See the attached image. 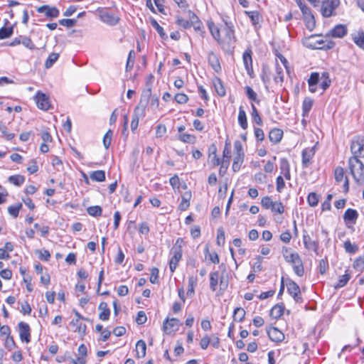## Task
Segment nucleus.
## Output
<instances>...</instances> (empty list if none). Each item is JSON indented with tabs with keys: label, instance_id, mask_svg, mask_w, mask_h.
<instances>
[{
	"label": "nucleus",
	"instance_id": "f257e3e1",
	"mask_svg": "<svg viewBox=\"0 0 364 364\" xmlns=\"http://www.w3.org/2000/svg\"><path fill=\"white\" fill-rule=\"evenodd\" d=\"M350 173L356 183L364 181V164L356 157H350L348 160Z\"/></svg>",
	"mask_w": 364,
	"mask_h": 364
},
{
	"label": "nucleus",
	"instance_id": "f03ea898",
	"mask_svg": "<svg viewBox=\"0 0 364 364\" xmlns=\"http://www.w3.org/2000/svg\"><path fill=\"white\" fill-rule=\"evenodd\" d=\"M339 0H324L321 6V14L325 18L335 15V9L339 6Z\"/></svg>",
	"mask_w": 364,
	"mask_h": 364
},
{
	"label": "nucleus",
	"instance_id": "7ed1b4c3",
	"mask_svg": "<svg viewBox=\"0 0 364 364\" xmlns=\"http://www.w3.org/2000/svg\"><path fill=\"white\" fill-rule=\"evenodd\" d=\"M99 13L100 20L110 26H114L118 23L119 18L112 13L107 12L104 8L100 7L97 9Z\"/></svg>",
	"mask_w": 364,
	"mask_h": 364
},
{
	"label": "nucleus",
	"instance_id": "20e7f679",
	"mask_svg": "<svg viewBox=\"0 0 364 364\" xmlns=\"http://www.w3.org/2000/svg\"><path fill=\"white\" fill-rule=\"evenodd\" d=\"M350 150L353 154V157H364V139L360 137L355 138L351 144Z\"/></svg>",
	"mask_w": 364,
	"mask_h": 364
},
{
	"label": "nucleus",
	"instance_id": "39448f33",
	"mask_svg": "<svg viewBox=\"0 0 364 364\" xmlns=\"http://www.w3.org/2000/svg\"><path fill=\"white\" fill-rule=\"evenodd\" d=\"M225 28L223 30L225 36L222 39V44L226 43L228 45H231L236 41L234 26L231 22L225 21Z\"/></svg>",
	"mask_w": 364,
	"mask_h": 364
},
{
	"label": "nucleus",
	"instance_id": "423d86ee",
	"mask_svg": "<svg viewBox=\"0 0 364 364\" xmlns=\"http://www.w3.org/2000/svg\"><path fill=\"white\" fill-rule=\"evenodd\" d=\"M37 107L43 110H48L50 107L49 97L44 93L38 91L34 97Z\"/></svg>",
	"mask_w": 364,
	"mask_h": 364
},
{
	"label": "nucleus",
	"instance_id": "0eeeda50",
	"mask_svg": "<svg viewBox=\"0 0 364 364\" xmlns=\"http://www.w3.org/2000/svg\"><path fill=\"white\" fill-rule=\"evenodd\" d=\"M287 287L288 293L292 296L294 301L297 303L302 302V299L300 295V288L299 285L295 282L289 281L287 284Z\"/></svg>",
	"mask_w": 364,
	"mask_h": 364
},
{
	"label": "nucleus",
	"instance_id": "6e6552de",
	"mask_svg": "<svg viewBox=\"0 0 364 364\" xmlns=\"http://www.w3.org/2000/svg\"><path fill=\"white\" fill-rule=\"evenodd\" d=\"M18 331L22 342L28 343L31 341V328L28 323L21 321L18 323Z\"/></svg>",
	"mask_w": 364,
	"mask_h": 364
},
{
	"label": "nucleus",
	"instance_id": "1a4fd4ad",
	"mask_svg": "<svg viewBox=\"0 0 364 364\" xmlns=\"http://www.w3.org/2000/svg\"><path fill=\"white\" fill-rule=\"evenodd\" d=\"M38 13L44 14L46 17L50 18H57L59 16L60 11L55 6H50L48 5H43L37 9Z\"/></svg>",
	"mask_w": 364,
	"mask_h": 364
},
{
	"label": "nucleus",
	"instance_id": "9d476101",
	"mask_svg": "<svg viewBox=\"0 0 364 364\" xmlns=\"http://www.w3.org/2000/svg\"><path fill=\"white\" fill-rule=\"evenodd\" d=\"M179 326V320L176 318H167L163 323V328L166 333L171 334L176 331Z\"/></svg>",
	"mask_w": 364,
	"mask_h": 364
},
{
	"label": "nucleus",
	"instance_id": "9b49d317",
	"mask_svg": "<svg viewBox=\"0 0 364 364\" xmlns=\"http://www.w3.org/2000/svg\"><path fill=\"white\" fill-rule=\"evenodd\" d=\"M267 332L269 339L274 342H282L284 339V334L276 327H268Z\"/></svg>",
	"mask_w": 364,
	"mask_h": 364
},
{
	"label": "nucleus",
	"instance_id": "f8f14e48",
	"mask_svg": "<svg viewBox=\"0 0 364 364\" xmlns=\"http://www.w3.org/2000/svg\"><path fill=\"white\" fill-rule=\"evenodd\" d=\"M144 107L145 105H143L141 108H140L139 106H137L134 109L131 122V129L132 132H134L137 129L139 125V117L144 116Z\"/></svg>",
	"mask_w": 364,
	"mask_h": 364
},
{
	"label": "nucleus",
	"instance_id": "ddd939ff",
	"mask_svg": "<svg viewBox=\"0 0 364 364\" xmlns=\"http://www.w3.org/2000/svg\"><path fill=\"white\" fill-rule=\"evenodd\" d=\"M347 31L348 30L346 26L343 24H338L330 30L329 32L326 34V36L341 38L346 35Z\"/></svg>",
	"mask_w": 364,
	"mask_h": 364
},
{
	"label": "nucleus",
	"instance_id": "4468645a",
	"mask_svg": "<svg viewBox=\"0 0 364 364\" xmlns=\"http://www.w3.org/2000/svg\"><path fill=\"white\" fill-rule=\"evenodd\" d=\"M303 243L306 249L308 250H313L316 253H318V243L311 240L306 230H304L303 232Z\"/></svg>",
	"mask_w": 364,
	"mask_h": 364
},
{
	"label": "nucleus",
	"instance_id": "2eb2a0df",
	"mask_svg": "<svg viewBox=\"0 0 364 364\" xmlns=\"http://www.w3.org/2000/svg\"><path fill=\"white\" fill-rule=\"evenodd\" d=\"M315 154L314 148H306L302 151V166L307 168L311 164V159Z\"/></svg>",
	"mask_w": 364,
	"mask_h": 364
},
{
	"label": "nucleus",
	"instance_id": "dca6fc26",
	"mask_svg": "<svg viewBox=\"0 0 364 364\" xmlns=\"http://www.w3.org/2000/svg\"><path fill=\"white\" fill-rule=\"evenodd\" d=\"M282 252H283V256H284L286 262H289L291 264L294 263H296L297 262V260L299 261L301 259L300 256L299 255L298 253L291 252L287 247L283 248Z\"/></svg>",
	"mask_w": 364,
	"mask_h": 364
},
{
	"label": "nucleus",
	"instance_id": "f3484780",
	"mask_svg": "<svg viewBox=\"0 0 364 364\" xmlns=\"http://www.w3.org/2000/svg\"><path fill=\"white\" fill-rule=\"evenodd\" d=\"M245 14L248 16L252 23L256 26L262 21V16L257 11H245Z\"/></svg>",
	"mask_w": 364,
	"mask_h": 364
},
{
	"label": "nucleus",
	"instance_id": "a211bd4d",
	"mask_svg": "<svg viewBox=\"0 0 364 364\" xmlns=\"http://www.w3.org/2000/svg\"><path fill=\"white\" fill-rule=\"evenodd\" d=\"M207 24H208V29H209L212 36L213 37V38L218 43L222 44V38H220L219 28L211 21H208Z\"/></svg>",
	"mask_w": 364,
	"mask_h": 364
},
{
	"label": "nucleus",
	"instance_id": "6ab92c4d",
	"mask_svg": "<svg viewBox=\"0 0 364 364\" xmlns=\"http://www.w3.org/2000/svg\"><path fill=\"white\" fill-rule=\"evenodd\" d=\"M251 53L252 52L250 50H247L244 52L242 55L243 63L249 75H250V72L252 71V59Z\"/></svg>",
	"mask_w": 364,
	"mask_h": 364
},
{
	"label": "nucleus",
	"instance_id": "aec40b11",
	"mask_svg": "<svg viewBox=\"0 0 364 364\" xmlns=\"http://www.w3.org/2000/svg\"><path fill=\"white\" fill-rule=\"evenodd\" d=\"M358 217L357 210L351 208L347 209L343 215V219L346 223L350 222L352 224H355Z\"/></svg>",
	"mask_w": 364,
	"mask_h": 364
},
{
	"label": "nucleus",
	"instance_id": "412c9836",
	"mask_svg": "<svg viewBox=\"0 0 364 364\" xmlns=\"http://www.w3.org/2000/svg\"><path fill=\"white\" fill-rule=\"evenodd\" d=\"M98 309L101 311L99 314V318L102 321L108 320L110 315V310L107 306V304L104 301L101 302L99 304Z\"/></svg>",
	"mask_w": 364,
	"mask_h": 364
},
{
	"label": "nucleus",
	"instance_id": "4be33fe9",
	"mask_svg": "<svg viewBox=\"0 0 364 364\" xmlns=\"http://www.w3.org/2000/svg\"><path fill=\"white\" fill-rule=\"evenodd\" d=\"M208 62L212 68L216 72L219 73L221 70V66L217 55L214 53H210L208 57Z\"/></svg>",
	"mask_w": 364,
	"mask_h": 364
},
{
	"label": "nucleus",
	"instance_id": "5701e85b",
	"mask_svg": "<svg viewBox=\"0 0 364 364\" xmlns=\"http://www.w3.org/2000/svg\"><path fill=\"white\" fill-rule=\"evenodd\" d=\"M283 136V131L280 129H273L269 133V140L274 143H279Z\"/></svg>",
	"mask_w": 364,
	"mask_h": 364
},
{
	"label": "nucleus",
	"instance_id": "b1692460",
	"mask_svg": "<svg viewBox=\"0 0 364 364\" xmlns=\"http://www.w3.org/2000/svg\"><path fill=\"white\" fill-rule=\"evenodd\" d=\"M280 171L281 173L284 175L286 179L290 180L291 174H290V168L289 164L286 159H281L280 160Z\"/></svg>",
	"mask_w": 364,
	"mask_h": 364
},
{
	"label": "nucleus",
	"instance_id": "393cba45",
	"mask_svg": "<svg viewBox=\"0 0 364 364\" xmlns=\"http://www.w3.org/2000/svg\"><path fill=\"white\" fill-rule=\"evenodd\" d=\"M146 345L143 340H139L136 343V353L139 358H144L146 355Z\"/></svg>",
	"mask_w": 364,
	"mask_h": 364
},
{
	"label": "nucleus",
	"instance_id": "a878e982",
	"mask_svg": "<svg viewBox=\"0 0 364 364\" xmlns=\"http://www.w3.org/2000/svg\"><path fill=\"white\" fill-rule=\"evenodd\" d=\"M71 326L73 328L75 332H77L80 334H84L86 331V326L80 322L79 318L73 319L70 322Z\"/></svg>",
	"mask_w": 364,
	"mask_h": 364
},
{
	"label": "nucleus",
	"instance_id": "bb28decb",
	"mask_svg": "<svg viewBox=\"0 0 364 364\" xmlns=\"http://www.w3.org/2000/svg\"><path fill=\"white\" fill-rule=\"evenodd\" d=\"M320 87L324 91L328 89L331 83V80L329 77V73L327 72H323L320 78Z\"/></svg>",
	"mask_w": 364,
	"mask_h": 364
},
{
	"label": "nucleus",
	"instance_id": "cd10ccee",
	"mask_svg": "<svg viewBox=\"0 0 364 364\" xmlns=\"http://www.w3.org/2000/svg\"><path fill=\"white\" fill-rule=\"evenodd\" d=\"M173 255L169 262V268L172 273L176 270L178 263L182 257V253H179L178 252H173Z\"/></svg>",
	"mask_w": 364,
	"mask_h": 364
},
{
	"label": "nucleus",
	"instance_id": "c85d7f7f",
	"mask_svg": "<svg viewBox=\"0 0 364 364\" xmlns=\"http://www.w3.org/2000/svg\"><path fill=\"white\" fill-rule=\"evenodd\" d=\"M284 310L283 305L277 304L272 308L269 315L272 318L278 319L283 315Z\"/></svg>",
	"mask_w": 364,
	"mask_h": 364
},
{
	"label": "nucleus",
	"instance_id": "c756f323",
	"mask_svg": "<svg viewBox=\"0 0 364 364\" xmlns=\"http://www.w3.org/2000/svg\"><path fill=\"white\" fill-rule=\"evenodd\" d=\"M191 198V194L189 192H186L182 196L181 202L178 205V209L181 211L186 210L190 205V199Z\"/></svg>",
	"mask_w": 364,
	"mask_h": 364
},
{
	"label": "nucleus",
	"instance_id": "7c9ffc66",
	"mask_svg": "<svg viewBox=\"0 0 364 364\" xmlns=\"http://www.w3.org/2000/svg\"><path fill=\"white\" fill-rule=\"evenodd\" d=\"M213 85L215 89L216 92L219 96L223 97L225 95L226 92L225 89L223 85L221 80L218 77H215L213 80Z\"/></svg>",
	"mask_w": 364,
	"mask_h": 364
},
{
	"label": "nucleus",
	"instance_id": "2f4dec72",
	"mask_svg": "<svg viewBox=\"0 0 364 364\" xmlns=\"http://www.w3.org/2000/svg\"><path fill=\"white\" fill-rule=\"evenodd\" d=\"M238 123L243 129H246L247 128L248 124L247 121V116L242 107H240L239 108Z\"/></svg>",
	"mask_w": 364,
	"mask_h": 364
},
{
	"label": "nucleus",
	"instance_id": "473e14b6",
	"mask_svg": "<svg viewBox=\"0 0 364 364\" xmlns=\"http://www.w3.org/2000/svg\"><path fill=\"white\" fill-rule=\"evenodd\" d=\"M244 161V154H235L233 159L232 168L234 172H237Z\"/></svg>",
	"mask_w": 364,
	"mask_h": 364
},
{
	"label": "nucleus",
	"instance_id": "72a5a7b5",
	"mask_svg": "<svg viewBox=\"0 0 364 364\" xmlns=\"http://www.w3.org/2000/svg\"><path fill=\"white\" fill-rule=\"evenodd\" d=\"M197 277L191 276L188 277V287L187 290V295L190 296H193L195 294L194 288L197 284Z\"/></svg>",
	"mask_w": 364,
	"mask_h": 364
},
{
	"label": "nucleus",
	"instance_id": "f704fd0d",
	"mask_svg": "<svg viewBox=\"0 0 364 364\" xmlns=\"http://www.w3.org/2000/svg\"><path fill=\"white\" fill-rule=\"evenodd\" d=\"M219 279V272L218 271L211 272L210 274V288L213 291L216 290Z\"/></svg>",
	"mask_w": 364,
	"mask_h": 364
},
{
	"label": "nucleus",
	"instance_id": "c9c22d12",
	"mask_svg": "<svg viewBox=\"0 0 364 364\" xmlns=\"http://www.w3.org/2000/svg\"><path fill=\"white\" fill-rule=\"evenodd\" d=\"M245 314V311L242 308L237 307L234 310L233 319L235 321L241 322L244 320Z\"/></svg>",
	"mask_w": 364,
	"mask_h": 364
},
{
	"label": "nucleus",
	"instance_id": "e433bc0d",
	"mask_svg": "<svg viewBox=\"0 0 364 364\" xmlns=\"http://www.w3.org/2000/svg\"><path fill=\"white\" fill-rule=\"evenodd\" d=\"M90 176L92 181L102 182L105 180V172L102 170L95 171L91 173Z\"/></svg>",
	"mask_w": 364,
	"mask_h": 364
},
{
	"label": "nucleus",
	"instance_id": "4c0bfd02",
	"mask_svg": "<svg viewBox=\"0 0 364 364\" xmlns=\"http://www.w3.org/2000/svg\"><path fill=\"white\" fill-rule=\"evenodd\" d=\"M291 265H292L294 273L298 277H302L304 275V265H303L301 259L299 261L297 260V262L296 263H294Z\"/></svg>",
	"mask_w": 364,
	"mask_h": 364
},
{
	"label": "nucleus",
	"instance_id": "58836bf2",
	"mask_svg": "<svg viewBox=\"0 0 364 364\" xmlns=\"http://www.w3.org/2000/svg\"><path fill=\"white\" fill-rule=\"evenodd\" d=\"M350 278V274H347V273L339 277L338 282L334 285V288L336 289H337L343 287L344 286H346Z\"/></svg>",
	"mask_w": 364,
	"mask_h": 364
},
{
	"label": "nucleus",
	"instance_id": "ea45409f",
	"mask_svg": "<svg viewBox=\"0 0 364 364\" xmlns=\"http://www.w3.org/2000/svg\"><path fill=\"white\" fill-rule=\"evenodd\" d=\"M9 181L15 186H20L25 181V177L21 175L11 176L8 178Z\"/></svg>",
	"mask_w": 364,
	"mask_h": 364
},
{
	"label": "nucleus",
	"instance_id": "a19ab883",
	"mask_svg": "<svg viewBox=\"0 0 364 364\" xmlns=\"http://www.w3.org/2000/svg\"><path fill=\"white\" fill-rule=\"evenodd\" d=\"M284 72L283 68L277 65L276 67V74L274 77L275 82L282 84L284 81Z\"/></svg>",
	"mask_w": 364,
	"mask_h": 364
},
{
	"label": "nucleus",
	"instance_id": "79ce46f5",
	"mask_svg": "<svg viewBox=\"0 0 364 364\" xmlns=\"http://www.w3.org/2000/svg\"><path fill=\"white\" fill-rule=\"evenodd\" d=\"M178 139L184 143L188 144H194L196 141V137L194 135L189 134H179Z\"/></svg>",
	"mask_w": 364,
	"mask_h": 364
},
{
	"label": "nucleus",
	"instance_id": "37998d69",
	"mask_svg": "<svg viewBox=\"0 0 364 364\" xmlns=\"http://www.w3.org/2000/svg\"><path fill=\"white\" fill-rule=\"evenodd\" d=\"M251 107H252L251 116H252L253 122H255L258 125H262V120L261 117L259 114V112H258L256 107L254 105V104H252Z\"/></svg>",
	"mask_w": 364,
	"mask_h": 364
},
{
	"label": "nucleus",
	"instance_id": "c03bdc74",
	"mask_svg": "<svg viewBox=\"0 0 364 364\" xmlns=\"http://www.w3.org/2000/svg\"><path fill=\"white\" fill-rule=\"evenodd\" d=\"M59 58V54L56 53H52L49 55L48 58L46 60L45 67L50 68L57 61Z\"/></svg>",
	"mask_w": 364,
	"mask_h": 364
},
{
	"label": "nucleus",
	"instance_id": "a18cd8bd",
	"mask_svg": "<svg viewBox=\"0 0 364 364\" xmlns=\"http://www.w3.org/2000/svg\"><path fill=\"white\" fill-rule=\"evenodd\" d=\"M230 141L227 139L225 141V147L223 150V157L227 159V160H225V162H226V168H228V165L229 164V159L230 158Z\"/></svg>",
	"mask_w": 364,
	"mask_h": 364
},
{
	"label": "nucleus",
	"instance_id": "49530a36",
	"mask_svg": "<svg viewBox=\"0 0 364 364\" xmlns=\"http://www.w3.org/2000/svg\"><path fill=\"white\" fill-rule=\"evenodd\" d=\"M87 211L90 215L97 217L102 215V210L100 206L94 205L87 208Z\"/></svg>",
	"mask_w": 364,
	"mask_h": 364
},
{
	"label": "nucleus",
	"instance_id": "de8ad7c7",
	"mask_svg": "<svg viewBox=\"0 0 364 364\" xmlns=\"http://www.w3.org/2000/svg\"><path fill=\"white\" fill-rule=\"evenodd\" d=\"M307 202L311 207H315L318 203V196L316 193H310L307 196Z\"/></svg>",
	"mask_w": 364,
	"mask_h": 364
},
{
	"label": "nucleus",
	"instance_id": "09e8293b",
	"mask_svg": "<svg viewBox=\"0 0 364 364\" xmlns=\"http://www.w3.org/2000/svg\"><path fill=\"white\" fill-rule=\"evenodd\" d=\"M12 27H2L0 28V40L9 38L13 34Z\"/></svg>",
	"mask_w": 364,
	"mask_h": 364
},
{
	"label": "nucleus",
	"instance_id": "8fccbe9b",
	"mask_svg": "<svg viewBox=\"0 0 364 364\" xmlns=\"http://www.w3.org/2000/svg\"><path fill=\"white\" fill-rule=\"evenodd\" d=\"M313 105V100L310 98H306L303 101L302 109H303V114H307L311 110Z\"/></svg>",
	"mask_w": 364,
	"mask_h": 364
},
{
	"label": "nucleus",
	"instance_id": "3c124183",
	"mask_svg": "<svg viewBox=\"0 0 364 364\" xmlns=\"http://www.w3.org/2000/svg\"><path fill=\"white\" fill-rule=\"evenodd\" d=\"M21 207H22L21 203H18L14 205H11L8 208V212L14 218H17L18 215L19 210L21 208Z\"/></svg>",
	"mask_w": 364,
	"mask_h": 364
},
{
	"label": "nucleus",
	"instance_id": "603ef678",
	"mask_svg": "<svg viewBox=\"0 0 364 364\" xmlns=\"http://www.w3.org/2000/svg\"><path fill=\"white\" fill-rule=\"evenodd\" d=\"M21 43L30 50L36 49V46L31 39L27 36H21Z\"/></svg>",
	"mask_w": 364,
	"mask_h": 364
},
{
	"label": "nucleus",
	"instance_id": "864d4df0",
	"mask_svg": "<svg viewBox=\"0 0 364 364\" xmlns=\"http://www.w3.org/2000/svg\"><path fill=\"white\" fill-rule=\"evenodd\" d=\"M176 24L185 29L190 28L191 27V23L179 16H176Z\"/></svg>",
	"mask_w": 364,
	"mask_h": 364
},
{
	"label": "nucleus",
	"instance_id": "5fc2aeb1",
	"mask_svg": "<svg viewBox=\"0 0 364 364\" xmlns=\"http://www.w3.org/2000/svg\"><path fill=\"white\" fill-rule=\"evenodd\" d=\"M245 89V92H246V95L250 100L256 102H259L257 99V93L252 90V87H250V86H246Z\"/></svg>",
	"mask_w": 364,
	"mask_h": 364
},
{
	"label": "nucleus",
	"instance_id": "6e6d98bb",
	"mask_svg": "<svg viewBox=\"0 0 364 364\" xmlns=\"http://www.w3.org/2000/svg\"><path fill=\"white\" fill-rule=\"evenodd\" d=\"M135 53L133 50H130L128 55V59L126 65V70H130L134 63Z\"/></svg>",
	"mask_w": 364,
	"mask_h": 364
},
{
	"label": "nucleus",
	"instance_id": "4d7b16f0",
	"mask_svg": "<svg viewBox=\"0 0 364 364\" xmlns=\"http://www.w3.org/2000/svg\"><path fill=\"white\" fill-rule=\"evenodd\" d=\"M113 132L111 129H109L103 137V144L105 149H108L111 144L112 137Z\"/></svg>",
	"mask_w": 364,
	"mask_h": 364
},
{
	"label": "nucleus",
	"instance_id": "13d9d810",
	"mask_svg": "<svg viewBox=\"0 0 364 364\" xmlns=\"http://www.w3.org/2000/svg\"><path fill=\"white\" fill-rule=\"evenodd\" d=\"M320 78L318 73H312L308 80L309 86L316 85L320 82Z\"/></svg>",
	"mask_w": 364,
	"mask_h": 364
},
{
	"label": "nucleus",
	"instance_id": "bf43d9fd",
	"mask_svg": "<svg viewBox=\"0 0 364 364\" xmlns=\"http://www.w3.org/2000/svg\"><path fill=\"white\" fill-rule=\"evenodd\" d=\"M151 26L156 29L159 36L161 38H164L166 36V33L164 32V28L158 23V22L154 19H151Z\"/></svg>",
	"mask_w": 364,
	"mask_h": 364
},
{
	"label": "nucleus",
	"instance_id": "052dcab7",
	"mask_svg": "<svg viewBox=\"0 0 364 364\" xmlns=\"http://www.w3.org/2000/svg\"><path fill=\"white\" fill-rule=\"evenodd\" d=\"M271 210L275 213L282 214L284 211V208L281 202L276 201L274 202Z\"/></svg>",
	"mask_w": 364,
	"mask_h": 364
},
{
	"label": "nucleus",
	"instance_id": "680f3d73",
	"mask_svg": "<svg viewBox=\"0 0 364 364\" xmlns=\"http://www.w3.org/2000/svg\"><path fill=\"white\" fill-rule=\"evenodd\" d=\"M354 43L360 48H364V33L360 32L353 37Z\"/></svg>",
	"mask_w": 364,
	"mask_h": 364
},
{
	"label": "nucleus",
	"instance_id": "e2e57ef3",
	"mask_svg": "<svg viewBox=\"0 0 364 364\" xmlns=\"http://www.w3.org/2000/svg\"><path fill=\"white\" fill-rule=\"evenodd\" d=\"M344 248L348 253L353 254L358 250V247L353 245L349 240L344 242Z\"/></svg>",
	"mask_w": 364,
	"mask_h": 364
},
{
	"label": "nucleus",
	"instance_id": "0e129e2a",
	"mask_svg": "<svg viewBox=\"0 0 364 364\" xmlns=\"http://www.w3.org/2000/svg\"><path fill=\"white\" fill-rule=\"evenodd\" d=\"M184 245V241L182 238H178L176 241L174 246L173 247L171 251L173 252H178L179 253H182V247Z\"/></svg>",
	"mask_w": 364,
	"mask_h": 364
},
{
	"label": "nucleus",
	"instance_id": "69168bd1",
	"mask_svg": "<svg viewBox=\"0 0 364 364\" xmlns=\"http://www.w3.org/2000/svg\"><path fill=\"white\" fill-rule=\"evenodd\" d=\"M151 95V89L150 87L144 90L141 94L140 103L141 104V103L144 102L146 105L148 102Z\"/></svg>",
	"mask_w": 364,
	"mask_h": 364
},
{
	"label": "nucleus",
	"instance_id": "338daca9",
	"mask_svg": "<svg viewBox=\"0 0 364 364\" xmlns=\"http://www.w3.org/2000/svg\"><path fill=\"white\" fill-rule=\"evenodd\" d=\"M353 267L357 271H363L364 269V259L361 257L357 258L353 262Z\"/></svg>",
	"mask_w": 364,
	"mask_h": 364
},
{
	"label": "nucleus",
	"instance_id": "774afa93",
	"mask_svg": "<svg viewBox=\"0 0 364 364\" xmlns=\"http://www.w3.org/2000/svg\"><path fill=\"white\" fill-rule=\"evenodd\" d=\"M274 202L269 196H265L262 198L261 205L265 209H271Z\"/></svg>",
	"mask_w": 364,
	"mask_h": 364
}]
</instances>
